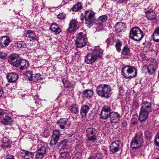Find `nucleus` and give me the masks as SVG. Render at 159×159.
I'll return each mask as SVG.
<instances>
[{
	"mask_svg": "<svg viewBox=\"0 0 159 159\" xmlns=\"http://www.w3.org/2000/svg\"><path fill=\"white\" fill-rule=\"evenodd\" d=\"M96 91L97 94L101 98H108L111 96V89L109 85L102 84L97 87Z\"/></svg>",
	"mask_w": 159,
	"mask_h": 159,
	"instance_id": "nucleus-1",
	"label": "nucleus"
},
{
	"mask_svg": "<svg viewBox=\"0 0 159 159\" xmlns=\"http://www.w3.org/2000/svg\"><path fill=\"white\" fill-rule=\"evenodd\" d=\"M121 74L126 79L133 78L137 75V70L135 67L132 66H125L122 68Z\"/></svg>",
	"mask_w": 159,
	"mask_h": 159,
	"instance_id": "nucleus-2",
	"label": "nucleus"
},
{
	"mask_svg": "<svg viewBox=\"0 0 159 159\" xmlns=\"http://www.w3.org/2000/svg\"><path fill=\"white\" fill-rule=\"evenodd\" d=\"M129 37L135 41H140L143 37V31L138 27L133 28L130 31Z\"/></svg>",
	"mask_w": 159,
	"mask_h": 159,
	"instance_id": "nucleus-3",
	"label": "nucleus"
},
{
	"mask_svg": "<svg viewBox=\"0 0 159 159\" xmlns=\"http://www.w3.org/2000/svg\"><path fill=\"white\" fill-rule=\"evenodd\" d=\"M84 18L87 26L91 27L95 20L94 12L90 10H86L84 13Z\"/></svg>",
	"mask_w": 159,
	"mask_h": 159,
	"instance_id": "nucleus-4",
	"label": "nucleus"
},
{
	"mask_svg": "<svg viewBox=\"0 0 159 159\" xmlns=\"http://www.w3.org/2000/svg\"><path fill=\"white\" fill-rule=\"evenodd\" d=\"M86 44L84 34L80 32L77 35L75 45L77 48H82L84 47Z\"/></svg>",
	"mask_w": 159,
	"mask_h": 159,
	"instance_id": "nucleus-5",
	"label": "nucleus"
},
{
	"mask_svg": "<svg viewBox=\"0 0 159 159\" xmlns=\"http://www.w3.org/2000/svg\"><path fill=\"white\" fill-rule=\"evenodd\" d=\"M86 132V136L89 141L94 142L96 140L97 133L96 129L92 127L89 128L87 129Z\"/></svg>",
	"mask_w": 159,
	"mask_h": 159,
	"instance_id": "nucleus-6",
	"label": "nucleus"
},
{
	"mask_svg": "<svg viewBox=\"0 0 159 159\" xmlns=\"http://www.w3.org/2000/svg\"><path fill=\"white\" fill-rule=\"evenodd\" d=\"M29 61L25 59H20L19 61L13 63V66L20 68V70L26 69L29 66Z\"/></svg>",
	"mask_w": 159,
	"mask_h": 159,
	"instance_id": "nucleus-7",
	"label": "nucleus"
},
{
	"mask_svg": "<svg viewBox=\"0 0 159 159\" xmlns=\"http://www.w3.org/2000/svg\"><path fill=\"white\" fill-rule=\"evenodd\" d=\"M121 144L120 140H116L113 142L110 146V151L111 154L116 153L121 147Z\"/></svg>",
	"mask_w": 159,
	"mask_h": 159,
	"instance_id": "nucleus-8",
	"label": "nucleus"
},
{
	"mask_svg": "<svg viewBox=\"0 0 159 159\" xmlns=\"http://www.w3.org/2000/svg\"><path fill=\"white\" fill-rule=\"evenodd\" d=\"M157 64L156 61L151 62L149 65L145 66L143 69L144 70H146V72L149 74L152 75L154 73L157 68Z\"/></svg>",
	"mask_w": 159,
	"mask_h": 159,
	"instance_id": "nucleus-9",
	"label": "nucleus"
},
{
	"mask_svg": "<svg viewBox=\"0 0 159 159\" xmlns=\"http://www.w3.org/2000/svg\"><path fill=\"white\" fill-rule=\"evenodd\" d=\"M111 110L108 105H104L102 107L100 114V118L102 119H106L110 115Z\"/></svg>",
	"mask_w": 159,
	"mask_h": 159,
	"instance_id": "nucleus-10",
	"label": "nucleus"
},
{
	"mask_svg": "<svg viewBox=\"0 0 159 159\" xmlns=\"http://www.w3.org/2000/svg\"><path fill=\"white\" fill-rule=\"evenodd\" d=\"M143 141V138L140 135H136L132 140L131 146L133 149H137L139 147Z\"/></svg>",
	"mask_w": 159,
	"mask_h": 159,
	"instance_id": "nucleus-11",
	"label": "nucleus"
},
{
	"mask_svg": "<svg viewBox=\"0 0 159 159\" xmlns=\"http://www.w3.org/2000/svg\"><path fill=\"white\" fill-rule=\"evenodd\" d=\"M47 149L45 146H41L38 149L35 155L36 159H42L46 154Z\"/></svg>",
	"mask_w": 159,
	"mask_h": 159,
	"instance_id": "nucleus-12",
	"label": "nucleus"
},
{
	"mask_svg": "<svg viewBox=\"0 0 159 159\" xmlns=\"http://www.w3.org/2000/svg\"><path fill=\"white\" fill-rule=\"evenodd\" d=\"M25 35L27 39L30 41L34 42L37 40L35 34L30 30H27L25 33Z\"/></svg>",
	"mask_w": 159,
	"mask_h": 159,
	"instance_id": "nucleus-13",
	"label": "nucleus"
},
{
	"mask_svg": "<svg viewBox=\"0 0 159 159\" xmlns=\"http://www.w3.org/2000/svg\"><path fill=\"white\" fill-rule=\"evenodd\" d=\"M60 135V133L58 131L55 130L53 131L50 143L51 146H53L57 143L59 139Z\"/></svg>",
	"mask_w": 159,
	"mask_h": 159,
	"instance_id": "nucleus-14",
	"label": "nucleus"
},
{
	"mask_svg": "<svg viewBox=\"0 0 159 159\" xmlns=\"http://www.w3.org/2000/svg\"><path fill=\"white\" fill-rule=\"evenodd\" d=\"M11 40L7 36H4L0 37V48H5L10 43Z\"/></svg>",
	"mask_w": 159,
	"mask_h": 159,
	"instance_id": "nucleus-15",
	"label": "nucleus"
},
{
	"mask_svg": "<svg viewBox=\"0 0 159 159\" xmlns=\"http://www.w3.org/2000/svg\"><path fill=\"white\" fill-rule=\"evenodd\" d=\"M111 123H118L121 117L120 114L116 112H111L110 116Z\"/></svg>",
	"mask_w": 159,
	"mask_h": 159,
	"instance_id": "nucleus-16",
	"label": "nucleus"
},
{
	"mask_svg": "<svg viewBox=\"0 0 159 159\" xmlns=\"http://www.w3.org/2000/svg\"><path fill=\"white\" fill-rule=\"evenodd\" d=\"M148 9V10L145 11L146 17L149 20H154L156 17L155 11L151 8L149 9V7Z\"/></svg>",
	"mask_w": 159,
	"mask_h": 159,
	"instance_id": "nucleus-17",
	"label": "nucleus"
},
{
	"mask_svg": "<svg viewBox=\"0 0 159 159\" xmlns=\"http://www.w3.org/2000/svg\"><path fill=\"white\" fill-rule=\"evenodd\" d=\"M140 110L149 112L152 109L151 104L147 101L143 102L141 104Z\"/></svg>",
	"mask_w": 159,
	"mask_h": 159,
	"instance_id": "nucleus-18",
	"label": "nucleus"
},
{
	"mask_svg": "<svg viewBox=\"0 0 159 159\" xmlns=\"http://www.w3.org/2000/svg\"><path fill=\"white\" fill-rule=\"evenodd\" d=\"M7 78L8 82L14 83L18 79V76L16 73L11 72L7 74Z\"/></svg>",
	"mask_w": 159,
	"mask_h": 159,
	"instance_id": "nucleus-19",
	"label": "nucleus"
},
{
	"mask_svg": "<svg viewBox=\"0 0 159 159\" xmlns=\"http://www.w3.org/2000/svg\"><path fill=\"white\" fill-rule=\"evenodd\" d=\"M78 22L75 19H72L70 21L68 30L70 33L74 32L77 27Z\"/></svg>",
	"mask_w": 159,
	"mask_h": 159,
	"instance_id": "nucleus-20",
	"label": "nucleus"
},
{
	"mask_svg": "<svg viewBox=\"0 0 159 159\" xmlns=\"http://www.w3.org/2000/svg\"><path fill=\"white\" fill-rule=\"evenodd\" d=\"M2 141L1 147L2 148H6L11 147V142L10 139H7L6 137H4L2 138Z\"/></svg>",
	"mask_w": 159,
	"mask_h": 159,
	"instance_id": "nucleus-21",
	"label": "nucleus"
},
{
	"mask_svg": "<svg viewBox=\"0 0 159 159\" xmlns=\"http://www.w3.org/2000/svg\"><path fill=\"white\" fill-rule=\"evenodd\" d=\"M97 60L91 53L88 54L85 57V61L88 64H91Z\"/></svg>",
	"mask_w": 159,
	"mask_h": 159,
	"instance_id": "nucleus-22",
	"label": "nucleus"
},
{
	"mask_svg": "<svg viewBox=\"0 0 159 159\" xmlns=\"http://www.w3.org/2000/svg\"><path fill=\"white\" fill-rule=\"evenodd\" d=\"M91 53L97 60L101 59L102 55V50L98 48L94 49Z\"/></svg>",
	"mask_w": 159,
	"mask_h": 159,
	"instance_id": "nucleus-23",
	"label": "nucleus"
},
{
	"mask_svg": "<svg viewBox=\"0 0 159 159\" xmlns=\"http://www.w3.org/2000/svg\"><path fill=\"white\" fill-rule=\"evenodd\" d=\"M68 119L66 118H61L57 121V123L61 129H64L66 125Z\"/></svg>",
	"mask_w": 159,
	"mask_h": 159,
	"instance_id": "nucleus-24",
	"label": "nucleus"
},
{
	"mask_svg": "<svg viewBox=\"0 0 159 159\" xmlns=\"http://www.w3.org/2000/svg\"><path fill=\"white\" fill-rule=\"evenodd\" d=\"M25 75L26 76L27 79L30 81L34 80L35 79H34V77L36 79V80H39L40 77V75L38 74H36L34 76H33L31 71H27L25 73Z\"/></svg>",
	"mask_w": 159,
	"mask_h": 159,
	"instance_id": "nucleus-25",
	"label": "nucleus"
},
{
	"mask_svg": "<svg viewBox=\"0 0 159 159\" xmlns=\"http://www.w3.org/2000/svg\"><path fill=\"white\" fill-rule=\"evenodd\" d=\"M90 109V107L88 105H84L81 107L80 111V115L81 117H85L86 116L87 113L88 112Z\"/></svg>",
	"mask_w": 159,
	"mask_h": 159,
	"instance_id": "nucleus-26",
	"label": "nucleus"
},
{
	"mask_svg": "<svg viewBox=\"0 0 159 159\" xmlns=\"http://www.w3.org/2000/svg\"><path fill=\"white\" fill-rule=\"evenodd\" d=\"M68 140L67 139H65L61 140L58 143V145L59 147H61L60 150V151L62 149L67 150L68 146Z\"/></svg>",
	"mask_w": 159,
	"mask_h": 159,
	"instance_id": "nucleus-27",
	"label": "nucleus"
},
{
	"mask_svg": "<svg viewBox=\"0 0 159 159\" xmlns=\"http://www.w3.org/2000/svg\"><path fill=\"white\" fill-rule=\"evenodd\" d=\"M149 112L140 110L139 113V120L141 122L145 121L148 118Z\"/></svg>",
	"mask_w": 159,
	"mask_h": 159,
	"instance_id": "nucleus-28",
	"label": "nucleus"
},
{
	"mask_svg": "<svg viewBox=\"0 0 159 159\" xmlns=\"http://www.w3.org/2000/svg\"><path fill=\"white\" fill-rule=\"evenodd\" d=\"M50 29L55 34H58L61 32L60 28L55 24H53L50 26Z\"/></svg>",
	"mask_w": 159,
	"mask_h": 159,
	"instance_id": "nucleus-29",
	"label": "nucleus"
},
{
	"mask_svg": "<svg viewBox=\"0 0 159 159\" xmlns=\"http://www.w3.org/2000/svg\"><path fill=\"white\" fill-rule=\"evenodd\" d=\"M125 27V24L122 22H117L115 26V30L117 33L120 32Z\"/></svg>",
	"mask_w": 159,
	"mask_h": 159,
	"instance_id": "nucleus-30",
	"label": "nucleus"
},
{
	"mask_svg": "<svg viewBox=\"0 0 159 159\" xmlns=\"http://www.w3.org/2000/svg\"><path fill=\"white\" fill-rule=\"evenodd\" d=\"M19 55L17 54H13L11 55L8 59V61L11 63V64L13 66V63L19 61L20 59H18Z\"/></svg>",
	"mask_w": 159,
	"mask_h": 159,
	"instance_id": "nucleus-31",
	"label": "nucleus"
},
{
	"mask_svg": "<svg viewBox=\"0 0 159 159\" xmlns=\"http://www.w3.org/2000/svg\"><path fill=\"white\" fill-rule=\"evenodd\" d=\"M93 95V92L91 90L86 89L83 93V97L84 98L90 99L92 98Z\"/></svg>",
	"mask_w": 159,
	"mask_h": 159,
	"instance_id": "nucleus-32",
	"label": "nucleus"
},
{
	"mask_svg": "<svg viewBox=\"0 0 159 159\" xmlns=\"http://www.w3.org/2000/svg\"><path fill=\"white\" fill-rule=\"evenodd\" d=\"M152 36L154 41L159 42V27L157 28L154 30Z\"/></svg>",
	"mask_w": 159,
	"mask_h": 159,
	"instance_id": "nucleus-33",
	"label": "nucleus"
},
{
	"mask_svg": "<svg viewBox=\"0 0 159 159\" xmlns=\"http://www.w3.org/2000/svg\"><path fill=\"white\" fill-rule=\"evenodd\" d=\"M107 17L106 15H102L99 16L96 21L97 24L100 25L102 23L105 22L107 19Z\"/></svg>",
	"mask_w": 159,
	"mask_h": 159,
	"instance_id": "nucleus-34",
	"label": "nucleus"
},
{
	"mask_svg": "<svg viewBox=\"0 0 159 159\" xmlns=\"http://www.w3.org/2000/svg\"><path fill=\"white\" fill-rule=\"evenodd\" d=\"M70 111L74 114H77L79 111V109L78 106L76 104L71 105L70 107Z\"/></svg>",
	"mask_w": 159,
	"mask_h": 159,
	"instance_id": "nucleus-35",
	"label": "nucleus"
},
{
	"mask_svg": "<svg viewBox=\"0 0 159 159\" xmlns=\"http://www.w3.org/2000/svg\"><path fill=\"white\" fill-rule=\"evenodd\" d=\"M70 154L67 152H61L59 156V159H67L69 158Z\"/></svg>",
	"mask_w": 159,
	"mask_h": 159,
	"instance_id": "nucleus-36",
	"label": "nucleus"
},
{
	"mask_svg": "<svg viewBox=\"0 0 159 159\" xmlns=\"http://www.w3.org/2000/svg\"><path fill=\"white\" fill-rule=\"evenodd\" d=\"M122 54L125 56H128L130 54V51L129 48L127 46H125L122 51Z\"/></svg>",
	"mask_w": 159,
	"mask_h": 159,
	"instance_id": "nucleus-37",
	"label": "nucleus"
},
{
	"mask_svg": "<svg viewBox=\"0 0 159 159\" xmlns=\"http://www.w3.org/2000/svg\"><path fill=\"white\" fill-rule=\"evenodd\" d=\"M11 122V118L7 116H6L2 120V122L5 125H8Z\"/></svg>",
	"mask_w": 159,
	"mask_h": 159,
	"instance_id": "nucleus-38",
	"label": "nucleus"
},
{
	"mask_svg": "<svg viewBox=\"0 0 159 159\" xmlns=\"http://www.w3.org/2000/svg\"><path fill=\"white\" fill-rule=\"evenodd\" d=\"M116 44L115 47L117 52H120L121 51V47L122 46V42L119 40L117 39L115 41Z\"/></svg>",
	"mask_w": 159,
	"mask_h": 159,
	"instance_id": "nucleus-39",
	"label": "nucleus"
},
{
	"mask_svg": "<svg viewBox=\"0 0 159 159\" xmlns=\"http://www.w3.org/2000/svg\"><path fill=\"white\" fill-rule=\"evenodd\" d=\"M82 5L80 2H78L76 5L74 6L72 8V10L74 11H78L82 8Z\"/></svg>",
	"mask_w": 159,
	"mask_h": 159,
	"instance_id": "nucleus-40",
	"label": "nucleus"
},
{
	"mask_svg": "<svg viewBox=\"0 0 159 159\" xmlns=\"http://www.w3.org/2000/svg\"><path fill=\"white\" fill-rule=\"evenodd\" d=\"M17 48H25L26 45L25 43L23 41H19L17 43Z\"/></svg>",
	"mask_w": 159,
	"mask_h": 159,
	"instance_id": "nucleus-41",
	"label": "nucleus"
},
{
	"mask_svg": "<svg viewBox=\"0 0 159 159\" xmlns=\"http://www.w3.org/2000/svg\"><path fill=\"white\" fill-rule=\"evenodd\" d=\"M29 152V151L25 150H22L20 151V156L21 157V158L22 159H23V158H25V156Z\"/></svg>",
	"mask_w": 159,
	"mask_h": 159,
	"instance_id": "nucleus-42",
	"label": "nucleus"
},
{
	"mask_svg": "<svg viewBox=\"0 0 159 159\" xmlns=\"http://www.w3.org/2000/svg\"><path fill=\"white\" fill-rule=\"evenodd\" d=\"M34 155V154L32 152H29L25 156V158L23 159H30L32 158Z\"/></svg>",
	"mask_w": 159,
	"mask_h": 159,
	"instance_id": "nucleus-43",
	"label": "nucleus"
},
{
	"mask_svg": "<svg viewBox=\"0 0 159 159\" xmlns=\"http://www.w3.org/2000/svg\"><path fill=\"white\" fill-rule=\"evenodd\" d=\"M107 45V46L112 45L114 44V40L112 38H109L106 41Z\"/></svg>",
	"mask_w": 159,
	"mask_h": 159,
	"instance_id": "nucleus-44",
	"label": "nucleus"
},
{
	"mask_svg": "<svg viewBox=\"0 0 159 159\" xmlns=\"http://www.w3.org/2000/svg\"><path fill=\"white\" fill-rule=\"evenodd\" d=\"M154 142L155 145L159 147V132L156 136Z\"/></svg>",
	"mask_w": 159,
	"mask_h": 159,
	"instance_id": "nucleus-45",
	"label": "nucleus"
},
{
	"mask_svg": "<svg viewBox=\"0 0 159 159\" xmlns=\"http://www.w3.org/2000/svg\"><path fill=\"white\" fill-rule=\"evenodd\" d=\"M7 55L6 52H0V58L2 59H5L7 57Z\"/></svg>",
	"mask_w": 159,
	"mask_h": 159,
	"instance_id": "nucleus-46",
	"label": "nucleus"
},
{
	"mask_svg": "<svg viewBox=\"0 0 159 159\" xmlns=\"http://www.w3.org/2000/svg\"><path fill=\"white\" fill-rule=\"evenodd\" d=\"M144 135L146 139H150L151 137V134L148 130L145 131Z\"/></svg>",
	"mask_w": 159,
	"mask_h": 159,
	"instance_id": "nucleus-47",
	"label": "nucleus"
},
{
	"mask_svg": "<svg viewBox=\"0 0 159 159\" xmlns=\"http://www.w3.org/2000/svg\"><path fill=\"white\" fill-rule=\"evenodd\" d=\"M131 124L134 125H136L137 124L138 121L137 119L135 118H132L130 122Z\"/></svg>",
	"mask_w": 159,
	"mask_h": 159,
	"instance_id": "nucleus-48",
	"label": "nucleus"
},
{
	"mask_svg": "<svg viewBox=\"0 0 159 159\" xmlns=\"http://www.w3.org/2000/svg\"><path fill=\"white\" fill-rule=\"evenodd\" d=\"M58 18L59 19H64L65 16L62 13H60L57 16Z\"/></svg>",
	"mask_w": 159,
	"mask_h": 159,
	"instance_id": "nucleus-49",
	"label": "nucleus"
},
{
	"mask_svg": "<svg viewBox=\"0 0 159 159\" xmlns=\"http://www.w3.org/2000/svg\"><path fill=\"white\" fill-rule=\"evenodd\" d=\"M128 0H115L117 3H120L123 2H125L128 1Z\"/></svg>",
	"mask_w": 159,
	"mask_h": 159,
	"instance_id": "nucleus-50",
	"label": "nucleus"
},
{
	"mask_svg": "<svg viewBox=\"0 0 159 159\" xmlns=\"http://www.w3.org/2000/svg\"><path fill=\"white\" fill-rule=\"evenodd\" d=\"M4 113L5 112H4L3 110L0 109V118H2L3 117Z\"/></svg>",
	"mask_w": 159,
	"mask_h": 159,
	"instance_id": "nucleus-51",
	"label": "nucleus"
},
{
	"mask_svg": "<svg viewBox=\"0 0 159 159\" xmlns=\"http://www.w3.org/2000/svg\"><path fill=\"white\" fill-rule=\"evenodd\" d=\"M5 159H14V157L11 155H8L5 157Z\"/></svg>",
	"mask_w": 159,
	"mask_h": 159,
	"instance_id": "nucleus-52",
	"label": "nucleus"
},
{
	"mask_svg": "<svg viewBox=\"0 0 159 159\" xmlns=\"http://www.w3.org/2000/svg\"><path fill=\"white\" fill-rule=\"evenodd\" d=\"M122 126L124 127H126L127 126V123L126 121H124L122 123Z\"/></svg>",
	"mask_w": 159,
	"mask_h": 159,
	"instance_id": "nucleus-53",
	"label": "nucleus"
},
{
	"mask_svg": "<svg viewBox=\"0 0 159 159\" xmlns=\"http://www.w3.org/2000/svg\"><path fill=\"white\" fill-rule=\"evenodd\" d=\"M95 157H98V158H100V154L99 153H97L95 154Z\"/></svg>",
	"mask_w": 159,
	"mask_h": 159,
	"instance_id": "nucleus-54",
	"label": "nucleus"
},
{
	"mask_svg": "<svg viewBox=\"0 0 159 159\" xmlns=\"http://www.w3.org/2000/svg\"><path fill=\"white\" fill-rule=\"evenodd\" d=\"M3 93L2 89H0V98L2 97Z\"/></svg>",
	"mask_w": 159,
	"mask_h": 159,
	"instance_id": "nucleus-55",
	"label": "nucleus"
},
{
	"mask_svg": "<svg viewBox=\"0 0 159 159\" xmlns=\"http://www.w3.org/2000/svg\"><path fill=\"white\" fill-rule=\"evenodd\" d=\"M88 159H95L94 157H90Z\"/></svg>",
	"mask_w": 159,
	"mask_h": 159,
	"instance_id": "nucleus-56",
	"label": "nucleus"
},
{
	"mask_svg": "<svg viewBox=\"0 0 159 159\" xmlns=\"http://www.w3.org/2000/svg\"><path fill=\"white\" fill-rule=\"evenodd\" d=\"M2 89V86L0 85V89Z\"/></svg>",
	"mask_w": 159,
	"mask_h": 159,
	"instance_id": "nucleus-57",
	"label": "nucleus"
},
{
	"mask_svg": "<svg viewBox=\"0 0 159 159\" xmlns=\"http://www.w3.org/2000/svg\"><path fill=\"white\" fill-rule=\"evenodd\" d=\"M81 20H83V18H81Z\"/></svg>",
	"mask_w": 159,
	"mask_h": 159,
	"instance_id": "nucleus-58",
	"label": "nucleus"
}]
</instances>
